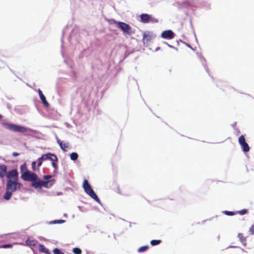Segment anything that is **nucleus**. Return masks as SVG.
<instances>
[{"label": "nucleus", "instance_id": "15", "mask_svg": "<svg viewBox=\"0 0 254 254\" xmlns=\"http://www.w3.org/2000/svg\"><path fill=\"white\" fill-rule=\"evenodd\" d=\"M57 142L60 145L61 149L64 151H66V148L68 147V143H63L62 141H61L59 139H58Z\"/></svg>", "mask_w": 254, "mask_h": 254}, {"label": "nucleus", "instance_id": "2", "mask_svg": "<svg viewBox=\"0 0 254 254\" xmlns=\"http://www.w3.org/2000/svg\"><path fill=\"white\" fill-rule=\"evenodd\" d=\"M83 188L85 192L88 194L92 198L97 202H99L100 199L95 193L93 190L91 188L90 184L87 180H84L83 183Z\"/></svg>", "mask_w": 254, "mask_h": 254}, {"label": "nucleus", "instance_id": "23", "mask_svg": "<svg viewBox=\"0 0 254 254\" xmlns=\"http://www.w3.org/2000/svg\"><path fill=\"white\" fill-rule=\"evenodd\" d=\"M78 155L75 152H73L70 154V159L72 160L75 161L78 158Z\"/></svg>", "mask_w": 254, "mask_h": 254}, {"label": "nucleus", "instance_id": "27", "mask_svg": "<svg viewBox=\"0 0 254 254\" xmlns=\"http://www.w3.org/2000/svg\"><path fill=\"white\" fill-rule=\"evenodd\" d=\"M64 221H65L64 220H55V221L51 222V223H52V224H57V223L62 224V223H63L64 222Z\"/></svg>", "mask_w": 254, "mask_h": 254}, {"label": "nucleus", "instance_id": "11", "mask_svg": "<svg viewBox=\"0 0 254 254\" xmlns=\"http://www.w3.org/2000/svg\"><path fill=\"white\" fill-rule=\"evenodd\" d=\"M151 35L149 32H144L143 34V42L144 43H148L151 39Z\"/></svg>", "mask_w": 254, "mask_h": 254}, {"label": "nucleus", "instance_id": "29", "mask_svg": "<svg viewBox=\"0 0 254 254\" xmlns=\"http://www.w3.org/2000/svg\"><path fill=\"white\" fill-rule=\"evenodd\" d=\"M57 162L52 161V166L54 168L55 170H57L58 168V164H57Z\"/></svg>", "mask_w": 254, "mask_h": 254}, {"label": "nucleus", "instance_id": "9", "mask_svg": "<svg viewBox=\"0 0 254 254\" xmlns=\"http://www.w3.org/2000/svg\"><path fill=\"white\" fill-rule=\"evenodd\" d=\"M41 159H43V160H50L54 162H58V159L57 156L54 154L51 153H49L47 154H43L41 156Z\"/></svg>", "mask_w": 254, "mask_h": 254}, {"label": "nucleus", "instance_id": "22", "mask_svg": "<svg viewBox=\"0 0 254 254\" xmlns=\"http://www.w3.org/2000/svg\"><path fill=\"white\" fill-rule=\"evenodd\" d=\"M148 249H149V247L148 246H142V247H140L138 249V252L139 253L144 252L147 251Z\"/></svg>", "mask_w": 254, "mask_h": 254}, {"label": "nucleus", "instance_id": "30", "mask_svg": "<svg viewBox=\"0 0 254 254\" xmlns=\"http://www.w3.org/2000/svg\"><path fill=\"white\" fill-rule=\"evenodd\" d=\"M43 160V159H41V157L38 158V167H40L42 165Z\"/></svg>", "mask_w": 254, "mask_h": 254}, {"label": "nucleus", "instance_id": "36", "mask_svg": "<svg viewBox=\"0 0 254 254\" xmlns=\"http://www.w3.org/2000/svg\"><path fill=\"white\" fill-rule=\"evenodd\" d=\"M51 177H52V176L51 175H44V178L46 180H48V179H50Z\"/></svg>", "mask_w": 254, "mask_h": 254}, {"label": "nucleus", "instance_id": "39", "mask_svg": "<svg viewBox=\"0 0 254 254\" xmlns=\"http://www.w3.org/2000/svg\"><path fill=\"white\" fill-rule=\"evenodd\" d=\"M229 248H236V247H234V246H230L229 247Z\"/></svg>", "mask_w": 254, "mask_h": 254}, {"label": "nucleus", "instance_id": "7", "mask_svg": "<svg viewBox=\"0 0 254 254\" xmlns=\"http://www.w3.org/2000/svg\"><path fill=\"white\" fill-rule=\"evenodd\" d=\"M140 21L142 23H147L150 21L158 22L157 19L152 18L150 15L148 14L143 13L140 15Z\"/></svg>", "mask_w": 254, "mask_h": 254}, {"label": "nucleus", "instance_id": "24", "mask_svg": "<svg viewBox=\"0 0 254 254\" xmlns=\"http://www.w3.org/2000/svg\"><path fill=\"white\" fill-rule=\"evenodd\" d=\"M72 252L75 254H81L82 253V251L80 249L78 248H74L73 249Z\"/></svg>", "mask_w": 254, "mask_h": 254}, {"label": "nucleus", "instance_id": "31", "mask_svg": "<svg viewBox=\"0 0 254 254\" xmlns=\"http://www.w3.org/2000/svg\"><path fill=\"white\" fill-rule=\"evenodd\" d=\"M249 232H250L251 234L253 235L254 234V226L252 225L249 230Z\"/></svg>", "mask_w": 254, "mask_h": 254}, {"label": "nucleus", "instance_id": "3", "mask_svg": "<svg viewBox=\"0 0 254 254\" xmlns=\"http://www.w3.org/2000/svg\"><path fill=\"white\" fill-rule=\"evenodd\" d=\"M3 126L7 129L15 132H25L27 131L26 128L15 124L3 123Z\"/></svg>", "mask_w": 254, "mask_h": 254}, {"label": "nucleus", "instance_id": "4", "mask_svg": "<svg viewBox=\"0 0 254 254\" xmlns=\"http://www.w3.org/2000/svg\"><path fill=\"white\" fill-rule=\"evenodd\" d=\"M118 27L123 32L130 35L132 33L131 27L130 26L125 22L119 21L118 22Z\"/></svg>", "mask_w": 254, "mask_h": 254}, {"label": "nucleus", "instance_id": "25", "mask_svg": "<svg viewBox=\"0 0 254 254\" xmlns=\"http://www.w3.org/2000/svg\"><path fill=\"white\" fill-rule=\"evenodd\" d=\"M53 252L55 254H64V253L62 252L58 248H55L53 250Z\"/></svg>", "mask_w": 254, "mask_h": 254}, {"label": "nucleus", "instance_id": "21", "mask_svg": "<svg viewBox=\"0 0 254 254\" xmlns=\"http://www.w3.org/2000/svg\"><path fill=\"white\" fill-rule=\"evenodd\" d=\"M161 243V241L160 240H153L151 241L150 244L154 246L156 245H158Z\"/></svg>", "mask_w": 254, "mask_h": 254}, {"label": "nucleus", "instance_id": "12", "mask_svg": "<svg viewBox=\"0 0 254 254\" xmlns=\"http://www.w3.org/2000/svg\"><path fill=\"white\" fill-rule=\"evenodd\" d=\"M31 185L32 187L36 189H39L42 188V181L41 180H36V181H32Z\"/></svg>", "mask_w": 254, "mask_h": 254}, {"label": "nucleus", "instance_id": "18", "mask_svg": "<svg viewBox=\"0 0 254 254\" xmlns=\"http://www.w3.org/2000/svg\"><path fill=\"white\" fill-rule=\"evenodd\" d=\"M39 250L41 252H43V253H44L47 254H49V250L44 245H43L42 244H40L39 245Z\"/></svg>", "mask_w": 254, "mask_h": 254}, {"label": "nucleus", "instance_id": "1", "mask_svg": "<svg viewBox=\"0 0 254 254\" xmlns=\"http://www.w3.org/2000/svg\"><path fill=\"white\" fill-rule=\"evenodd\" d=\"M7 181L6 189L13 192L20 189L22 185L18 182V173L16 169L9 171L6 174Z\"/></svg>", "mask_w": 254, "mask_h": 254}, {"label": "nucleus", "instance_id": "19", "mask_svg": "<svg viewBox=\"0 0 254 254\" xmlns=\"http://www.w3.org/2000/svg\"><path fill=\"white\" fill-rule=\"evenodd\" d=\"M29 170L27 169V166L26 163H24L22 164L20 167V172L21 173V175L23 174V173H24V172H28Z\"/></svg>", "mask_w": 254, "mask_h": 254}, {"label": "nucleus", "instance_id": "33", "mask_svg": "<svg viewBox=\"0 0 254 254\" xmlns=\"http://www.w3.org/2000/svg\"><path fill=\"white\" fill-rule=\"evenodd\" d=\"M36 163L35 161H33L32 163V168L33 170H34V171L36 170Z\"/></svg>", "mask_w": 254, "mask_h": 254}, {"label": "nucleus", "instance_id": "26", "mask_svg": "<svg viewBox=\"0 0 254 254\" xmlns=\"http://www.w3.org/2000/svg\"><path fill=\"white\" fill-rule=\"evenodd\" d=\"M248 212V210L247 209H242V210H241L240 211H239L238 212V213L241 215H244V214H246Z\"/></svg>", "mask_w": 254, "mask_h": 254}, {"label": "nucleus", "instance_id": "20", "mask_svg": "<svg viewBox=\"0 0 254 254\" xmlns=\"http://www.w3.org/2000/svg\"><path fill=\"white\" fill-rule=\"evenodd\" d=\"M40 99L41 100L43 104H44V105L46 107H47V108L49 107V104L48 102V101L46 100L45 96L44 95V96H42V97H40Z\"/></svg>", "mask_w": 254, "mask_h": 254}, {"label": "nucleus", "instance_id": "37", "mask_svg": "<svg viewBox=\"0 0 254 254\" xmlns=\"http://www.w3.org/2000/svg\"><path fill=\"white\" fill-rule=\"evenodd\" d=\"M19 155V154L17 152H13L12 153V156L14 157L18 156Z\"/></svg>", "mask_w": 254, "mask_h": 254}, {"label": "nucleus", "instance_id": "10", "mask_svg": "<svg viewBox=\"0 0 254 254\" xmlns=\"http://www.w3.org/2000/svg\"><path fill=\"white\" fill-rule=\"evenodd\" d=\"M7 167L5 165H0V177L3 178L6 175Z\"/></svg>", "mask_w": 254, "mask_h": 254}, {"label": "nucleus", "instance_id": "35", "mask_svg": "<svg viewBox=\"0 0 254 254\" xmlns=\"http://www.w3.org/2000/svg\"><path fill=\"white\" fill-rule=\"evenodd\" d=\"M118 22L116 21L114 19H111L110 20V23L111 24H118Z\"/></svg>", "mask_w": 254, "mask_h": 254}, {"label": "nucleus", "instance_id": "34", "mask_svg": "<svg viewBox=\"0 0 254 254\" xmlns=\"http://www.w3.org/2000/svg\"><path fill=\"white\" fill-rule=\"evenodd\" d=\"M38 92L40 97H41L42 96L44 95L41 89H39Z\"/></svg>", "mask_w": 254, "mask_h": 254}, {"label": "nucleus", "instance_id": "13", "mask_svg": "<svg viewBox=\"0 0 254 254\" xmlns=\"http://www.w3.org/2000/svg\"><path fill=\"white\" fill-rule=\"evenodd\" d=\"M53 184V183L51 181H42V187H44L46 188L51 187Z\"/></svg>", "mask_w": 254, "mask_h": 254}, {"label": "nucleus", "instance_id": "14", "mask_svg": "<svg viewBox=\"0 0 254 254\" xmlns=\"http://www.w3.org/2000/svg\"><path fill=\"white\" fill-rule=\"evenodd\" d=\"M12 192L13 191L6 189V192L3 196V198L6 200H9L12 195Z\"/></svg>", "mask_w": 254, "mask_h": 254}, {"label": "nucleus", "instance_id": "38", "mask_svg": "<svg viewBox=\"0 0 254 254\" xmlns=\"http://www.w3.org/2000/svg\"><path fill=\"white\" fill-rule=\"evenodd\" d=\"M2 118V115H0V120Z\"/></svg>", "mask_w": 254, "mask_h": 254}, {"label": "nucleus", "instance_id": "5", "mask_svg": "<svg viewBox=\"0 0 254 254\" xmlns=\"http://www.w3.org/2000/svg\"><path fill=\"white\" fill-rule=\"evenodd\" d=\"M21 177L23 180L30 182L36 181L38 179L37 175L35 173L30 172L29 171L23 173Z\"/></svg>", "mask_w": 254, "mask_h": 254}, {"label": "nucleus", "instance_id": "32", "mask_svg": "<svg viewBox=\"0 0 254 254\" xmlns=\"http://www.w3.org/2000/svg\"><path fill=\"white\" fill-rule=\"evenodd\" d=\"M12 247V245L9 244H5L1 246V248H11Z\"/></svg>", "mask_w": 254, "mask_h": 254}, {"label": "nucleus", "instance_id": "28", "mask_svg": "<svg viewBox=\"0 0 254 254\" xmlns=\"http://www.w3.org/2000/svg\"><path fill=\"white\" fill-rule=\"evenodd\" d=\"M224 213L228 216H233L235 215V213L233 211H225Z\"/></svg>", "mask_w": 254, "mask_h": 254}, {"label": "nucleus", "instance_id": "8", "mask_svg": "<svg viewBox=\"0 0 254 254\" xmlns=\"http://www.w3.org/2000/svg\"><path fill=\"white\" fill-rule=\"evenodd\" d=\"M175 34L171 30L164 31L161 34V37L165 39H172L174 38Z\"/></svg>", "mask_w": 254, "mask_h": 254}, {"label": "nucleus", "instance_id": "6", "mask_svg": "<svg viewBox=\"0 0 254 254\" xmlns=\"http://www.w3.org/2000/svg\"><path fill=\"white\" fill-rule=\"evenodd\" d=\"M239 143L243 148V151L245 152H248L250 150V147L246 141L244 135H241L239 138Z\"/></svg>", "mask_w": 254, "mask_h": 254}, {"label": "nucleus", "instance_id": "17", "mask_svg": "<svg viewBox=\"0 0 254 254\" xmlns=\"http://www.w3.org/2000/svg\"><path fill=\"white\" fill-rule=\"evenodd\" d=\"M238 237L239 238V240L241 242V243L244 245H246V238L245 237L243 234L239 233L238 235Z\"/></svg>", "mask_w": 254, "mask_h": 254}, {"label": "nucleus", "instance_id": "16", "mask_svg": "<svg viewBox=\"0 0 254 254\" xmlns=\"http://www.w3.org/2000/svg\"><path fill=\"white\" fill-rule=\"evenodd\" d=\"M38 243L37 241L35 240H31L30 239H28L26 241V244L28 246H35L36 245L37 243Z\"/></svg>", "mask_w": 254, "mask_h": 254}]
</instances>
